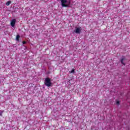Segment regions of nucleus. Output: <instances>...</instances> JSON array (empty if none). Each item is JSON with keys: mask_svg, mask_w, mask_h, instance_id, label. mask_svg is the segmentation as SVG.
Wrapping results in <instances>:
<instances>
[{"mask_svg": "<svg viewBox=\"0 0 130 130\" xmlns=\"http://www.w3.org/2000/svg\"><path fill=\"white\" fill-rule=\"evenodd\" d=\"M61 5L63 8H68L71 5L70 0H61Z\"/></svg>", "mask_w": 130, "mask_h": 130, "instance_id": "nucleus-1", "label": "nucleus"}, {"mask_svg": "<svg viewBox=\"0 0 130 130\" xmlns=\"http://www.w3.org/2000/svg\"><path fill=\"white\" fill-rule=\"evenodd\" d=\"M44 83L45 86H47V87H51V86H52V83H51L50 78H46Z\"/></svg>", "mask_w": 130, "mask_h": 130, "instance_id": "nucleus-2", "label": "nucleus"}, {"mask_svg": "<svg viewBox=\"0 0 130 130\" xmlns=\"http://www.w3.org/2000/svg\"><path fill=\"white\" fill-rule=\"evenodd\" d=\"M82 31V27H76L75 30H74L75 33H76V34H80L81 33V31Z\"/></svg>", "mask_w": 130, "mask_h": 130, "instance_id": "nucleus-3", "label": "nucleus"}, {"mask_svg": "<svg viewBox=\"0 0 130 130\" xmlns=\"http://www.w3.org/2000/svg\"><path fill=\"white\" fill-rule=\"evenodd\" d=\"M11 25L12 27H15V25H16V19H13L11 21Z\"/></svg>", "mask_w": 130, "mask_h": 130, "instance_id": "nucleus-4", "label": "nucleus"}, {"mask_svg": "<svg viewBox=\"0 0 130 130\" xmlns=\"http://www.w3.org/2000/svg\"><path fill=\"white\" fill-rule=\"evenodd\" d=\"M11 5V1H8L6 3V6H10Z\"/></svg>", "mask_w": 130, "mask_h": 130, "instance_id": "nucleus-5", "label": "nucleus"}, {"mask_svg": "<svg viewBox=\"0 0 130 130\" xmlns=\"http://www.w3.org/2000/svg\"><path fill=\"white\" fill-rule=\"evenodd\" d=\"M70 74H74L75 73V69H73L72 71L70 72Z\"/></svg>", "mask_w": 130, "mask_h": 130, "instance_id": "nucleus-6", "label": "nucleus"}, {"mask_svg": "<svg viewBox=\"0 0 130 130\" xmlns=\"http://www.w3.org/2000/svg\"><path fill=\"white\" fill-rule=\"evenodd\" d=\"M19 38H20V36L17 35V36H16V40H19Z\"/></svg>", "mask_w": 130, "mask_h": 130, "instance_id": "nucleus-7", "label": "nucleus"}, {"mask_svg": "<svg viewBox=\"0 0 130 130\" xmlns=\"http://www.w3.org/2000/svg\"><path fill=\"white\" fill-rule=\"evenodd\" d=\"M116 104H117V105H118L119 104V102L118 101H116Z\"/></svg>", "mask_w": 130, "mask_h": 130, "instance_id": "nucleus-8", "label": "nucleus"}, {"mask_svg": "<svg viewBox=\"0 0 130 130\" xmlns=\"http://www.w3.org/2000/svg\"><path fill=\"white\" fill-rule=\"evenodd\" d=\"M123 59H121V63H122V64H124V63H123Z\"/></svg>", "mask_w": 130, "mask_h": 130, "instance_id": "nucleus-9", "label": "nucleus"}, {"mask_svg": "<svg viewBox=\"0 0 130 130\" xmlns=\"http://www.w3.org/2000/svg\"><path fill=\"white\" fill-rule=\"evenodd\" d=\"M22 43H23V44H25L26 43V42H25V41H23V42H22Z\"/></svg>", "mask_w": 130, "mask_h": 130, "instance_id": "nucleus-10", "label": "nucleus"}, {"mask_svg": "<svg viewBox=\"0 0 130 130\" xmlns=\"http://www.w3.org/2000/svg\"><path fill=\"white\" fill-rule=\"evenodd\" d=\"M3 114V112H2L1 113H0V116H2V115Z\"/></svg>", "mask_w": 130, "mask_h": 130, "instance_id": "nucleus-11", "label": "nucleus"}]
</instances>
